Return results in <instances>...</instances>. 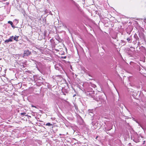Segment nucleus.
<instances>
[{
    "label": "nucleus",
    "mask_w": 146,
    "mask_h": 146,
    "mask_svg": "<svg viewBox=\"0 0 146 146\" xmlns=\"http://www.w3.org/2000/svg\"><path fill=\"white\" fill-rule=\"evenodd\" d=\"M19 37V36H17L15 35V36L13 37V39L14 40H15L16 41H18V38Z\"/></svg>",
    "instance_id": "9"
},
{
    "label": "nucleus",
    "mask_w": 146,
    "mask_h": 146,
    "mask_svg": "<svg viewBox=\"0 0 146 146\" xmlns=\"http://www.w3.org/2000/svg\"><path fill=\"white\" fill-rule=\"evenodd\" d=\"M91 86L92 87L94 88H96V85L94 84H91Z\"/></svg>",
    "instance_id": "20"
},
{
    "label": "nucleus",
    "mask_w": 146,
    "mask_h": 146,
    "mask_svg": "<svg viewBox=\"0 0 146 146\" xmlns=\"http://www.w3.org/2000/svg\"><path fill=\"white\" fill-rule=\"evenodd\" d=\"M8 23L9 24H10V25L13 27H14L13 26V23L12 21H8Z\"/></svg>",
    "instance_id": "13"
},
{
    "label": "nucleus",
    "mask_w": 146,
    "mask_h": 146,
    "mask_svg": "<svg viewBox=\"0 0 146 146\" xmlns=\"http://www.w3.org/2000/svg\"><path fill=\"white\" fill-rule=\"evenodd\" d=\"M9 42H11L10 40L8 39L7 40H6L5 41V43H8Z\"/></svg>",
    "instance_id": "19"
},
{
    "label": "nucleus",
    "mask_w": 146,
    "mask_h": 146,
    "mask_svg": "<svg viewBox=\"0 0 146 146\" xmlns=\"http://www.w3.org/2000/svg\"><path fill=\"white\" fill-rule=\"evenodd\" d=\"M92 90V88H89L86 89V91H87L88 92H91Z\"/></svg>",
    "instance_id": "12"
},
{
    "label": "nucleus",
    "mask_w": 146,
    "mask_h": 146,
    "mask_svg": "<svg viewBox=\"0 0 146 146\" xmlns=\"http://www.w3.org/2000/svg\"><path fill=\"white\" fill-rule=\"evenodd\" d=\"M121 43L123 45H124L126 44V42L123 40H121Z\"/></svg>",
    "instance_id": "10"
},
{
    "label": "nucleus",
    "mask_w": 146,
    "mask_h": 146,
    "mask_svg": "<svg viewBox=\"0 0 146 146\" xmlns=\"http://www.w3.org/2000/svg\"><path fill=\"white\" fill-rule=\"evenodd\" d=\"M139 137L137 134L133 137V140L135 142L138 143L139 141Z\"/></svg>",
    "instance_id": "4"
},
{
    "label": "nucleus",
    "mask_w": 146,
    "mask_h": 146,
    "mask_svg": "<svg viewBox=\"0 0 146 146\" xmlns=\"http://www.w3.org/2000/svg\"><path fill=\"white\" fill-rule=\"evenodd\" d=\"M56 39L59 42H61L62 41V39L59 37L58 35H57L55 36Z\"/></svg>",
    "instance_id": "7"
},
{
    "label": "nucleus",
    "mask_w": 146,
    "mask_h": 146,
    "mask_svg": "<svg viewBox=\"0 0 146 146\" xmlns=\"http://www.w3.org/2000/svg\"><path fill=\"white\" fill-rule=\"evenodd\" d=\"M26 114V113H25V112H23V113H21V115H27Z\"/></svg>",
    "instance_id": "22"
},
{
    "label": "nucleus",
    "mask_w": 146,
    "mask_h": 146,
    "mask_svg": "<svg viewBox=\"0 0 146 146\" xmlns=\"http://www.w3.org/2000/svg\"><path fill=\"white\" fill-rule=\"evenodd\" d=\"M40 141L39 140H37V143H39L40 142Z\"/></svg>",
    "instance_id": "26"
},
{
    "label": "nucleus",
    "mask_w": 146,
    "mask_h": 146,
    "mask_svg": "<svg viewBox=\"0 0 146 146\" xmlns=\"http://www.w3.org/2000/svg\"><path fill=\"white\" fill-rule=\"evenodd\" d=\"M46 125L48 126L49 127H51L52 128H53V125L52 124H51L50 123H48L46 124Z\"/></svg>",
    "instance_id": "11"
},
{
    "label": "nucleus",
    "mask_w": 146,
    "mask_h": 146,
    "mask_svg": "<svg viewBox=\"0 0 146 146\" xmlns=\"http://www.w3.org/2000/svg\"><path fill=\"white\" fill-rule=\"evenodd\" d=\"M133 37L134 39L132 43L133 44L135 45L137 43V41H139V38L136 33L134 35Z\"/></svg>",
    "instance_id": "3"
},
{
    "label": "nucleus",
    "mask_w": 146,
    "mask_h": 146,
    "mask_svg": "<svg viewBox=\"0 0 146 146\" xmlns=\"http://www.w3.org/2000/svg\"><path fill=\"white\" fill-rule=\"evenodd\" d=\"M92 125L94 126L96 124V123H95L94 122V121H92Z\"/></svg>",
    "instance_id": "21"
},
{
    "label": "nucleus",
    "mask_w": 146,
    "mask_h": 146,
    "mask_svg": "<svg viewBox=\"0 0 146 146\" xmlns=\"http://www.w3.org/2000/svg\"><path fill=\"white\" fill-rule=\"evenodd\" d=\"M31 54V52L29 50H25L23 53V56H27L30 55Z\"/></svg>",
    "instance_id": "5"
},
{
    "label": "nucleus",
    "mask_w": 146,
    "mask_h": 146,
    "mask_svg": "<svg viewBox=\"0 0 146 146\" xmlns=\"http://www.w3.org/2000/svg\"><path fill=\"white\" fill-rule=\"evenodd\" d=\"M96 126L94 127V128H95V129H96V128H97V127H96Z\"/></svg>",
    "instance_id": "28"
},
{
    "label": "nucleus",
    "mask_w": 146,
    "mask_h": 146,
    "mask_svg": "<svg viewBox=\"0 0 146 146\" xmlns=\"http://www.w3.org/2000/svg\"><path fill=\"white\" fill-rule=\"evenodd\" d=\"M139 41L142 42L145 40V36L144 34L142 32L139 33Z\"/></svg>",
    "instance_id": "2"
},
{
    "label": "nucleus",
    "mask_w": 146,
    "mask_h": 146,
    "mask_svg": "<svg viewBox=\"0 0 146 146\" xmlns=\"http://www.w3.org/2000/svg\"><path fill=\"white\" fill-rule=\"evenodd\" d=\"M92 93H90V92L88 94H87L89 95V96L91 97L92 98L94 97V95L92 94Z\"/></svg>",
    "instance_id": "14"
},
{
    "label": "nucleus",
    "mask_w": 146,
    "mask_h": 146,
    "mask_svg": "<svg viewBox=\"0 0 146 146\" xmlns=\"http://www.w3.org/2000/svg\"><path fill=\"white\" fill-rule=\"evenodd\" d=\"M89 114L93 113V110H89Z\"/></svg>",
    "instance_id": "18"
},
{
    "label": "nucleus",
    "mask_w": 146,
    "mask_h": 146,
    "mask_svg": "<svg viewBox=\"0 0 146 146\" xmlns=\"http://www.w3.org/2000/svg\"><path fill=\"white\" fill-rule=\"evenodd\" d=\"M66 56H62L61 57V58H64V59H65L66 58Z\"/></svg>",
    "instance_id": "24"
},
{
    "label": "nucleus",
    "mask_w": 146,
    "mask_h": 146,
    "mask_svg": "<svg viewBox=\"0 0 146 146\" xmlns=\"http://www.w3.org/2000/svg\"><path fill=\"white\" fill-rule=\"evenodd\" d=\"M81 121H82V122L83 123V121L82 119H81Z\"/></svg>",
    "instance_id": "29"
},
{
    "label": "nucleus",
    "mask_w": 146,
    "mask_h": 146,
    "mask_svg": "<svg viewBox=\"0 0 146 146\" xmlns=\"http://www.w3.org/2000/svg\"><path fill=\"white\" fill-rule=\"evenodd\" d=\"M127 42L129 43H131L132 42V36L131 35L129 37H127L126 39Z\"/></svg>",
    "instance_id": "6"
},
{
    "label": "nucleus",
    "mask_w": 146,
    "mask_h": 146,
    "mask_svg": "<svg viewBox=\"0 0 146 146\" xmlns=\"http://www.w3.org/2000/svg\"><path fill=\"white\" fill-rule=\"evenodd\" d=\"M89 114L91 116H93V115H94L93 113L90 114Z\"/></svg>",
    "instance_id": "25"
},
{
    "label": "nucleus",
    "mask_w": 146,
    "mask_h": 146,
    "mask_svg": "<svg viewBox=\"0 0 146 146\" xmlns=\"http://www.w3.org/2000/svg\"><path fill=\"white\" fill-rule=\"evenodd\" d=\"M37 64H38V66L37 65V69L41 73H42V71L40 70L38 68V66H39V67L40 68H42V65H41V64L40 63H38L37 62Z\"/></svg>",
    "instance_id": "8"
},
{
    "label": "nucleus",
    "mask_w": 146,
    "mask_h": 146,
    "mask_svg": "<svg viewBox=\"0 0 146 146\" xmlns=\"http://www.w3.org/2000/svg\"><path fill=\"white\" fill-rule=\"evenodd\" d=\"M138 41V42H137V45H138V46H139L140 44V42H141V41Z\"/></svg>",
    "instance_id": "23"
},
{
    "label": "nucleus",
    "mask_w": 146,
    "mask_h": 146,
    "mask_svg": "<svg viewBox=\"0 0 146 146\" xmlns=\"http://www.w3.org/2000/svg\"><path fill=\"white\" fill-rule=\"evenodd\" d=\"M44 125V122L38 120L37 119V131L38 130L39 132H43L45 128L43 126Z\"/></svg>",
    "instance_id": "1"
},
{
    "label": "nucleus",
    "mask_w": 146,
    "mask_h": 146,
    "mask_svg": "<svg viewBox=\"0 0 146 146\" xmlns=\"http://www.w3.org/2000/svg\"><path fill=\"white\" fill-rule=\"evenodd\" d=\"M97 137H96V139H97Z\"/></svg>",
    "instance_id": "31"
},
{
    "label": "nucleus",
    "mask_w": 146,
    "mask_h": 146,
    "mask_svg": "<svg viewBox=\"0 0 146 146\" xmlns=\"http://www.w3.org/2000/svg\"><path fill=\"white\" fill-rule=\"evenodd\" d=\"M112 126H111L110 128H107L106 130H107L108 131H109V130H110L111 129H112Z\"/></svg>",
    "instance_id": "17"
},
{
    "label": "nucleus",
    "mask_w": 146,
    "mask_h": 146,
    "mask_svg": "<svg viewBox=\"0 0 146 146\" xmlns=\"http://www.w3.org/2000/svg\"><path fill=\"white\" fill-rule=\"evenodd\" d=\"M13 36H10L9 38V39L10 40V41L11 42H12L13 41Z\"/></svg>",
    "instance_id": "15"
},
{
    "label": "nucleus",
    "mask_w": 146,
    "mask_h": 146,
    "mask_svg": "<svg viewBox=\"0 0 146 146\" xmlns=\"http://www.w3.org/2000/svg\"><path fill=\"white\" fill-rule=\"evenodd\" d=\"M75 108L76 110H77V109H78L77 107H75Z\"/></svg>",
    "instance_id": "27"
},
{
    "label": "nucleus",
    "mask_w": 146,
    "mask_h": 146,
    "mask_svg": "<svg viewBox=\"0 0 146 146\" xmlns=\"http://www.w3.org/2000/svg\"><path fill=\"white\" fill-rule=\"evenodd\" d=\"M75 96V95H74V96H73V97Z\"/></svg>",
    "instance_id": "30"
},
{
    "label": "nucleus",
    "mask_w": 146,
    "mask_h": 146,
    "mask_svg": "<svg viewBox=\"0 0 146 146\" xmlns=\"http://www.w3.org/2000/svg\"><path fill=\"white\" fill-rule=\"evenodd\" d=\"M128 29V28L126 29V31L127 32V33L129 35H130L131 31H129L128 32V31H127V29Z\"/></svg>",
    "instance_id": "16"
}]
</instances>
